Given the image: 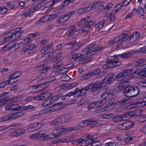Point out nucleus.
<instances>
[{
	"label": "nucleus",
	"mask_w": 146,
	"mask_h": 146,
	"mask_svg": "<svg viewBox=\"0 0 146 146\" xmlns=\"http://www.w3.org/2000/svg\"><path fill=\"white\" fill-rule=\"evenodd\" d=\"M140 92V90L138 87L137 86H129L125 88L123 91V93L125 96L128 97L127 98H123L121 100L117 102V105L122 106L127 104L131 103L132 100L129 98L137 96Z\"/></svg>",
	"instance_id": "1"
},
{
	"label": "nucleus",
	"mask_w": 146,
	"mask_h": 146,
	"mask_svg": "<svg viewBox=\"0 0 146 146\" xmlns=\"http://www.w3.org/2000/svg\"><path fill=\"white\" fill-rule=\"evenodd\" d=\"M43 131H40L39 133L31 134L30 136V138L35 140H40L42 141L46 140L47 139L48 136L46 135L44 133H43Z\"/></svg>",
	"instance_id": "2"
},
{
	"label": "nucleus",
	"mask_w": 146,
	"mask_h": 146,
	"mask_svg": "<svg viewBox=\"0 0 146 146\" xmlns=\"http://www.w3.org/2000/svg\"><path fill=\"white\" fill-rule=\"evenodd\" d=\"M92 94L93 95L96 96L100 93V89L103 87V86L100 82L98 81L92 84Z\"/></svg>",
	"instance_id": "3"
},
{
	"label": "nucleus",
	"mask_w": 146,
	"mask_h": 146,
	"mask_svg": "<svg viewBox=\"0 0 146 146\" xmlns=\"http://www.w3.org/2000/svg\"><path fill=\"white\" fill-rule=\"evenodd\" d=\"M133 70L132 69H128L122 71L115 76V80L117 81H119L121 79L126 77L128 74H132Z\"/></svg>",
	"instance_id": "4"
},
{
	"label": "nucleus",
	"mask_w": 146,
	"mask_h": 146,
	"mask_svg": "<svg viewBox=\"0 0 146 146\" xmlns=\"http://www.w3.org/2000/svg\"><path fill=\"white\" fill-rule=\"evenodd\" d=\"M96 43H92L88 47L85 48L82 52V53L84 54H81L80 60L84 58L87 56L88 57V53L87 52L92 50L94 48H95L96 47Z\"/></svg>",
	"instance_id": "5"
},
{
	"label": "nucleus",
	"mask_w": 146,
	"mask_h": 146,
	"mask_svg": "<svg viewBox=\"0 0 146 146\" xmlns=\"http://www.w3.org/2000/svg\"><path fill=\"white\" fill-rule=\"evenodd\" d=\"M11 105V106L12 111L25 110H26L31 109L34 107L33 106L31 105L22 106H20L18 104H12Z\"/></svg>",
	"instance_id": "6"
},
{
	"label": "nucleus",
	"mask_w": 146,
	"mask_h": 146,
	"mask_svg": "<svg viewBox=\"0 0 146 146\" xmlns=\"http://www.w3.org/2000/svg\"><path fill=\"white\" fill-rule=\"evenodd\" d=\"M114 76V75L112 74H109L106 76L104 79L102 81L100 82L102 84L103 86L104 83V85L107 84H111L114 80H113Z\"/></svg>",
	"instance_id": "7"
},
{
	"label": "nucleus",
	"mask_w": 146,
	"mask_h": 146,
	"mask_svg": "<svg viewBox=\"0 0 146 146\" xmlns=\"http://www.w3.org/2000/svg\"><path fill=\"white\" fill-rule=\"evenodd\" d=\"M14 35L13 34L12 31H11L9 32L3 36V40L1 42V44H2L3 43H4L6 42H9L12 39L14 40Z\"/></svg>",
	"instance_id": "8"
},
{
	"label": "nucleus",
	"mask_w": 146,
	"mask_h": 146,
	"mask_svg": "<svg viewBox=\"0 0 146 146\" xmlns=\"http://www.w3.org/2000/svg\"><path fill=\"white\" fill-rule=\"evenodd\" d=\"M94 23V20L90 21L89 22L87 23L83 27L81 28L79 31L82 33L88 31L90 30L91 26H92Z\"/></svg>",
	"instance_id": "9"
},
{
	"label": "nucleus",
	"mask_w": 146,
	"mask_h": 146,
	"mask_svg": "<svg viewBox=\"0 0 146 146\" xmlns=\"http://www.w3.org/2000/svg\"><path fill=\"white\" fill-rule=\"evenodd\" d=\"M102 99L106 100V102L107 100H112L114 99L115 96L112 93L107 92L104 93L102 95Z\"/></svg>",
	"instance_id": "10"
},
{
	"label": "nucleus",
	"mask_w": 146,
	"mask_h": 146,
	"mask_svg": "<svg viewBox=\"0 0 146 146\" xmlns=\"http://www.w3.org/2000/svg\"><path fill=\"white\" fill-rule=\"evenodd\" d=\"M14 35V39L19 38L24 33V32L21 30V28H18L12 31Z\"/></svg>",
	"instance_id": "11"
},
{
	"label": "nucleus",
	"mask_w": 146,
	"mask_h": 146,
	"mask_svg": "<svg viewBox=\"0 0 146 146\" xmlns=\"http://www.w3.org/2000/svg\"><path fill=\"white\" fill-rule=\"evenodd\" d=\"M54 130L58 132V134L56 135L57 137L64 135V134L66 132V131L67 130V127L65 128L63 126H62L55 127Z\"/></svg>",
	"instance_id": "12"
},
{
	"label": "nucleus",
	"mask_w": 146,
	"mask_h": 146,
	"mask_svg": "<svg viewBox=\"0 0 146 146\" xmlns=\"http://www.w3.org/2000/svg\"><path fill=\"white\" fill-rule=\"evenodd\" d=\"M35 44H33L31 45H26L22 49L23 52H26L27 50H29L28 52V54H31L34 53L36 50V48H35Z\"/></svg>",
	"instance_id": "13"
},
{
	"label": "nucleus",
	"mask_w": 146,
	"mask_h": 146,
	"mask_svg": "<svg viewBox=\"0 0 146 146\" xmlns=\"http://www.w3.org/2000/svg\"><path fill=\"white\" fill-rule=\"evenodd\" d=\"M135 74H137L136 77L138 78L142 79L146 77V69L145 70L141 71L140 70L136 69L133 72Z\"/></svg>",
	"instance_id": "14"
},
{
	"label": "nucleus",
	"mask_w": 146,
	"mask_h": 146,
	"mask_svg": "<svg viewBox=\"0 0 146 146\" xmlns=\"http://www.w3.org/2000/svg\"><path fill=\"white\" fill-rule=\"evenodd\" d=\"M69 16L68 14L65 13L56 20V23L58 24L64 23L68 20L69 18Z\"/></svg>",
	"instance_id": "15"
},
{
	"label": "nucleus",
	"mask_w": 146,
	"mask_h": 146,
	"mask_svg": "<svg viewBox=\"0 0 146 146\" xmlns=\"http://www.w3.org/2000/svg\"><path fill=\"white\" fill-rule=\"evenodd\" d=\"M114 39L117 42L119 41L123 42L128 39V37L126 34H124V33H123L119 36L116 37Z\"/></svg>",
	"instance_id": "16"
},
{
	"label": "nucleus",
	"mask_w": 146,
	"mask_h": 146,
	"mask_svg": "<svg viewBox=\"0 0 146 146\" xmlns=\"http://www.w3.org/2000/svg\"><path fill=\"white\" fill-rule=\"evenodd\" d=\"M86 93V90L83 88L80 90L78 88H77L75 90V96L77 97L78 96H81L84 95Z\"/></svg>",
	"instance_id": "17"
},
{
	"label": "nucleus",
	"mask_w": 146,
	"mask_h": 146,
	"mask_svg": "<svg viewBox=\"0 0 146 146\" xmlns=\"http://www.w3.org/2000/svg\"><path fill=\"white\" fill-rule=\"evenodd\" d=\"M134 54V52H129L123 54L115 55V56L116 58L122 57L123 58H128L132 57Z\"/></svg>",
	"instance_id": "18"
},
{
	"label": "nucleus",
	"mask_w": 146,
	"mask_h": 146,
	"mask_svg": "<svg viewBox=\"0 0 146 146\" xmlns=\"http://www.w3.org/2000/svg\"><path fill=\"white\" fill-rule=\"evenodd\" d=\"M98 121L96 120H86L83 121L79 125V126L82 124L84 125V126H86L88 125H93L96 124L97 123Z\"/></svg>",
	"instance_id": "19"
},
{
	"label": "nucleus",
	"mask_w": 146,
	"mask_h": 146,
	"mask_svg": "<svg viewBox=\"0 0 146 146\" xmlns=\"http://www.w3.org/2000/svg\"><path fill=\"white\" fill-rule=\"evenodd\" d=\"M129 85V82L127 81H124L121 82L117 86L119 90H121L125 88L129 87L128 86Z\"/></svg>",
	"instance_id": "20"
},
{
	"label": "nucleus",
	"mask_w": 146,
	"mask_h": 146,
	"mask_svg": "<svg viewBox=\"0 0 146 146\" xmlns=\"http://www.w3.org/2000/svg\"><path fill=\"white\" fill-rule=\"evenodd\" d=\"M41 123L40 122H38L36 123L32 124L28 127L29 130H31V131H34L38 129L41 127Z\"/></svg>",
	"instance_id": "21"
},
{
	"label": "nucleus",
	"mask_w": 146,
	"mask_h": 146,
	"mask_svg": "<svg viewBox=\"0 0 146 146\" xmlns=\"http://www.w3.org/2000/svg\"><path fill=\"white\" fill-rule=\"evenodd\" d=\"M24 114L23 111H20L13 113L12 114H8L9 120L14 118H17L22 116Z\"/></svg>",
	"instance_id": "22"
},
{
	"label": "nucleus",
	"mask_w": 146,
	"mask_h": 146,
	"mask_svg": "<svg viewBox=\"0 0 146 146\" xmlns=\"http://www.w3.org/2000/svg\"><path fill=\"white\" fill-rule=\"evenodd\" d=\"M63 123L62 117H60L52 121L50 123V125L54 126L62 124Z\"/></svg>",
	"instance_id": "23"
},
{
	"label": "nucleus",
	"mask_w": 146,
	"mask_h": 146,
	"mask_svg": "<svg viewBox=\"0 0 146 146\" xmlns=\"http://www.w3.org/2000/svg\"><path fill=\"white\" fill-rule=\"evenodd\" d=\"M62 108V105L60 103L56 104L49 110V111H54L58 110L61 109Z\"/></svg>",
	"instance_id": "24"
},
{
	"label": "nucleus",
	"mask_w": 146,
	"mask_h": 146,
	"mask_svg": "<svg viewBox=\"0 0 146 146\" xmlns=\"http://www.w3.org/2000/svg\"><path fill=\"white\" fill-rule=\"evenodd\" d=\"M21 74V72L20 71L15 72L13 74L11 75L10 81L12 82V80L15 79V78L19 77Z\"/></svg>",
	"instance_id": "25"
},
{
	"label": "nucleus",
	"mask_w": 146,
	"mask_h": 146,
	"mask_svg": "<svg viewBox=\"0 0 146 146\" xmlns=\"http://www.w3.org/2000/svg\"><path fill=\"white\" fill-rule=\"evenodd\" d=\"M105 22L104 20L101 21L99 22L95 26V28L97 31L100 30L103 27Z\"/></svg>",
	"instance_id": "26"
},
{
	"label": "nucleus",
	"mask_w": 146,
	"mask_h": 146,
	"mask_svg": "<svg viewBox=\"0 0 146 146\" xmlns=\"http://www.w3.org/2000/svg\"><path fill=\"white\" fill-rule=\"evenodd\" d=\"M46 84L47 83L46 82L37 86H33V87L35 89L37 90L38 88H39L40 89L38 90H41L46 88L47 87V86L46 85Z\"/></svg>",
	"instance_id": "27"
},
{
	"label": "nucleus",
	"mask_w": 146,
	"mask_h": 146,
	"mask_svg": "<svg viewBox=\"0 0 146 146\" xmlns=\"http://www.w3.org/2000/svg\"><path fill=\"white\" fill-rule=\"evenodd\" d=\"M25 132V131L23 129H18L15 131L13 133L12 135L13 136H17L21 135Z\"/></svg>",
	"instance_id": "28"
},
{
	"label": "nucleus",
	"mask_w": 146,
	"mask_h": 146,
	"mask_svg": "<svg viewBox=\"0 0 146 146\" xmlns=\"http://www.w3.org/2000/svg\"><path fill=\"white\" fill-rule=\"evenodd\" d=\"M106 103V100L103 99H102V100H101L94 103V105L96 106V108Z\"/></svg>",
	"instance_id": "29"
},
{
	"label": "nucleus",
	"mask_w": 146,
	"mask_h": 146,
	"mask_svg": "<svg viewBox=\"0 0 146 146\" xmlns=\"http://www.w3.org/2000/svg\"><path fill=\"white\" fill-rule=\"evenodd\" d=\"M41 100H44L51 97L52 94L50 93H44L40 94Z\"/></svg>",
	"instance_id": "30"
},
{
	"label": "nucleus",
	"mask_w": 146,
	"mask_h": 146,
	"mask_svg": "<svg viewBox=\"0 0 146 146\" xmlns=\"http://www.w3.org/2000/svg\"><path fill=\"white\" fill-rule=\"evenodd\" d=\"M117 129L120 130H125L128 129L126 122L118 125L117 127Z\"/></svg>",
	"instance_id": "31"
},
{
	"label": "nucleus",
	"mask_w": 146,
	"mask_h": 146,
	"mask_svg": "<svg viewBox=\"0 0 146 146\" xmlns=\"http://www.w3.org/2000/svg\"><path fill=\"white\" fill-rule=\"evenodd\" d=\"M113 58L114 56L111 57V60L107 63L109 68L115 67L114 62L115 60L113 59Z\"/></svg>",
	"instance_id": "32"
},
{
	"label": "nucleus",
	"mask_w": 146,
	"mask_h": 146,
	"mask_svg": "<svg viewBox=\"0 0 146 146\" xmlns=\"http://www.w3.org/2000/svg\"><path fill=\"white\" fill-rule=\"evenodd\" d=\"M20 100L19 97H15L12 99H8L7 101L9 104L19 102Z\"/></svg>",
	"instance_id": "33"
},
{
	"label": "nucleus",
	"mask_w": 146,
	"mask_h": 146,
	"mask_svg": "<svg viewBox=\"0 0 146 146\" xmlns=\"http://www.w3.org/2000/svg\"><path fill=\"white\" fill-rule=\"evenodd\" d=\"M104 2L102 1H100L94 3L93 4H92V7L94 9H96L97 8L100 6H103V5L104 4Z\"/></svg>",
	"instance_id": "34"
},
{
	"label": "nucleus",
	"mask_w": 146,
	"mask_h": 146,
	"mask_svg": "<svg viewBox=\"0 0 146 146\" xmlns=\"http://www.w3.org/2000/svg\"><path fill=\"white\" fill-rule=\"evenodd\" d=\"M92 76L90 71L88 72L87 73L84 74L80 78L81 80H85L90 78Z\"/></svg>",
	"instance_id": "35"
},
{
	"label": "nucleus",
	"mask_w": 146,
	"mask_h": 146,
	"mask_svg": "<svg viewBox=\"0 0 146 146\" xmlns=\"http://www.w3.org/2000/svg\"><path fill=\"white\" fill-rule=\"evenodd\" d=\"M53 102L51 98L50 99H48L46 101H45L43 103L42 106V107H45L49 105Z\"/></svg>",
	"instance_id": "36"
},
{
	"label": "nucleus",
	"mask_w": 146,
	"mask_h": 146,
	"mask_svg": "<svg viewBox=\"0 0 146 146\" xmlns=\"http://www.w3.org/2000/svg\"><path fill=\"white\" fill-rule=\"evenodd\" d=\"M10 93L7 92H3L1 94L0 97L4 100H7L6 98L10 96Z\"/></svg>",
	"instance_id": "37"
},
{
	"label": "nucleus",
	"mask_w": 146,
	"mask_h": 146,
	"mask_svg": "<svg viewBox=\"0 0 146 146\" xmlns=\"http://www.w3.org/2000/svg\"><path fill=\"white\" fill-rule=\"evenodd\" d=\"M34 12V10L33 9H30L27 10L22 15L24 17H27L29 15L32 14Z\"/></svg>",
	"instance_id": "38"
},
{
	"label": "nucleus",
	"mask_w": 146,
	"mask_h": 146,
	"mask_svg": "<svg viewBox=\"0 0 146 146\" xmlns=\"http://www.w3.org/2000/svg\"><path fill=\"white\" fill-rule=\"evenodd\" d=\"M113 120L115 122H118L123 120L121 115H118L112 118Z\"/></svg>",
	"instance_id": "39"
},
{
	"label": "nucleus",
	"mask_w": 146,
	"mask_h": 146,
	"mask_svg": "<svg viewBox=\"0 0 146 146\" xmlns=\"http://www.w3.org/2000/svg\"><path fill=\"white\" fill-rule=\"evenodd\" d=\"M76 84L74 83H71L69 84H66L63 85L65 86V89L66 88L70 89L74 87L75 86Z\"/></svg>",
	"instance_id": "40"
},
{
	"label": "nucleus",
	"mask_w": 146,
	"mask_h": 146,
	"mask_svg": "<svg viewBox=\"0 0 146 146\" xmlns=\"http://www.w3.org/2000/svg\"><path fill=\"white\" fill-rule=\"evenodd\" d=\"M60 79L63 81H68L70 79V77L66 74H63L60 78Z\"/></svg>",
	"instance_id": "41"
},
{
	"label": "nucleus",
	"mask_w": 146,
	"mask_h": 146,
	"mask_svg": "<svg viewBox=\"0 0 146 146\" xmlns=\"http://www.w3.org/2000/svg\"><path fill=\"white\" fill-rule=\"evenodd\" d=\"M114 58H113V59H114V64L115 67H117L119 66L121 64V62L120 61L118 60V59L120 58L119 57L116 58V57L115 56V55L114 56Z\"/></svg>",
	"instance_id": "42"
},
{
	"label": "nucleus",
	"mask_w": 146,
	"mask_h": 146,
	"mask_svg": "<svg viewBox=\"0 0 146 146\" xmlns=\"http://www.w3.org/2000/svg\"><path fill=\"white\" fill-rule=\"evenodd\" d=\"M103 49V47H99L94 50L93 51L90 52L89 54V55H92L95 54L96 52H99L101 49Z\"/></svg>",
	"instance_id": "43"
},
{
	"label": "nucleus",
	"mask_w": 146,
	"mask_h": 146,
	"mask_svg": "<svg viewBox=\"0 0 146 146\" xmlns=\"http://www.w3.org/2000/svg\"><path fill=\"white\" fill-rule=\"evenodd\" d=\"M72 117L71 115H65L63 117H62V119L63 122H65L67 120L70 119Z\"/></svg>",
	"instance_id": "44"
},
{
	"label": "nucleus",
	"mask_w": 146,
	"mask_h": 146,
	"mask_svg": "<svg viewBox=\"0 0 146 146\" xmlns=\"http://www.w3.org/2000/svg\"><path fill=\"white\" fill-rule=\"evenodd\" d=\"M84 13H87L93 9L92 7V4L90 5L88 7L85 8H83Z\"/></svg>",
	"instance_id": "45"
},
{
	"label": "nucleus",
	"mask_w": 146,
	"mask_h": 146,
	"mask_svg": "<svg viewBox=\"0 0 146 146\" xmlns=\"http://www.w3.org/2000/svg\"><path fill=\"white\" fill-rule=\"evenodd\" d=\"M72 66H71V67ZM71 67H68L66 68H62L59 70V73L61 74H63V73L67 72L68 71V69L70 68Z\"/></svg>",
	"instance_id": "46"
},
{
	"label": "nucleus",
	"mask_w": 146,
	"mask_h": 146,
	"mask_svg": "<svg viewBox=\"0 0 146 146\" xmlns=\"http://www.w3.org/2000/svg\"><path fill=\"white\" fill-rule=\"evenodd\" d=\"M62 62L61 60L58 61L54 65V67L56 69H58L62 64Z\"/></svg>",
	"instance_id": "47"
},
{
	"label": "nucleus",
	"mask_w": 146,
	"mask_h": 146,
	"mask_svg": "<svg viewBox=\"0 0 146 146\" xmlns=\"http://www.w3.org/2000/svg\"><path fill=\"white\" fill-rule=\"evenodd\" d=\"M61 96H62V93H60L51 98L53 102L54 101L57 100L60 98Z\"/></svg>",
	"instance_id": "48"
},
{
	"label": "nucleus",
	"mask_w": 146,
	"mask_h": 146,
	"mask_svg": "<svg viewBox=\"0 0 146 146\" xmlns=\"http://www.w3.org/2000/svg\"><path fill=\"white\" fill-rule=\"evenodd\" d=\"M9 120H10L8 114L5 115L4 117H0V122H3Z\"/></svg>",
	"instance_id": "49"
},
{
	"label": "nucleus",
	"mask_w": 146,
	"mask_h": 146,
	"mask_svg": "<svg viewBox=\"0 0 146 146\" xmlns=\"http://www.w3.org/2000/svg\"><path fill=\"white\" fill-rule=\"evenodd\" d=\"M91 18L90 17H86L84 19L81 20V21L82 22L83 24L87 23H88L90 22V21H91L90 20V19Z\"/></svg>",
	"instance_id": "50"
},
{
	"label": "nucleus",
	"mask_w": 146,
	"mask_h": 146,
	"mask_svg": "<svg viewBox=\"0 0 146 146\" xmlns=\"http://www.w3.org/2000/svg\"><path fill=\"white\" fill-rule=\"evenodd\" d=\"M131 1V0H125L121 4V3H120L119 5L122 7L127 6L130 3Z\"/></svg>",
	"instance_id": "51"
},
{
	"label": "nucleus",
	"mask_w": 146,
	"mask_h": 146,
	"mask_svg": "<svg viewBox=\"0 0 146 146\" xmlns=\"http://www.w3.org/2000/svg\"><path fill=\"white\" fill-rule=\"evenodd\" d=\"M43 3H38L34 7V8H31V9H33L34 10V11L35 10H37L41 8L42 6V4Z\"/></svg>",
	"instance_id": "52"
},
{
	"label": "nucleus",
	"mask_w": 146,
	"mask_h": 146,
	"mask_svg": "<svg viewBox=\"0 0 146 146\" xmlns=\"http://www.w3.org/2000/svg\"><path fill=\"white\" fill-rule=\"evenodd\" d=\"M7 85H10L9 81L8 80L4 81L0 84V87L1 88H3Z\"/></svg>",
	"instance_id": "53"
},
{
	"label": "nucleus",
	"mask_w": 146,
	"mask_h": 146,
	"mask_svg": "<svg viewBox=\"0 0 146 146\" xmlns=\"http://www.w3.org/2000/svg\"><path fill=\"white\" fill-rule=\"evenodd\" d=\"M100 70L99 69H96L93 70H91L90 72L92 75H94L98 74L100 72Z\"/></svg>",
	"instance_id": "54"
},
{
	"label": "nucleus",
	"mask_w": 146,
	"mask_h": 146,
	"mask_svg": "<svg viewBox=\"0 0 146 146\" xmlns=\"http://www.w3.org/2000/svg\"><path fill=\"white\" fill-rule=\"evenodd\" d=\"M8 100V99H7V100H4L3 99H2L0 97V106L5 105V104H9Z\"/></svg>",
	"instance_id": "55"
},
{
	"label": "nucleus",
	"mask_w": 146,
	"mask_h": 146,
	"mask_svg": "<svg viewBox=\"0 0 146 146\" xmlns=\"http://www.w3.org/2000/svg\"><path fill=\"white\" fill-rule=\"evenodd\" d=\"M106 110L105 108L100 107L95 110V112L96 113H100Z\"/></svg>",
	"instance_id": "56"
},
{
	"label": "nucleus",
	"mask_w": 146,
	"mask_h": 146,
	"mask_svg": "<svg viewBox=\"0 0 146 146\" xmlns=\"http://www.w3.org/2000/svg\"><path fill=\"white\" fill-rule=\"evenodd\" d=\"M56 79V78L54 76L49 77L46 78V81L45 82H46V83H47L54 81Z\"/></svg>",
	"instance_id": "57"
},
{
	"label": "nucleus",
	"mask_w": 146,
	"mask_h": 146,
	"mask_svg": "<svg viewBox=\"0 0 146 146\" xmlns=\"http://www.w3.org/2000/svg\"><path fill=\"white\" fill-rule=\"evenodd\" d=\"M112 13H110L107 14L106 16L107 17L110 18V20L113 21L115 20V18L113 15Z\"/></svg>",
	"instance_id": "58"
},
{
	"label": "nucleus",
	"mask_w": 146,
	"mask_h": 146,
	"mask_svg": "<svg viewBox=\"0 0 146 146\" xmlns=\"http://www.w3.org/2000/svg\"><path fill=\"white\" fill-rule=\"evenodd\" d=\"M92 84H90L88 85L86 87L83 88L84 89L86 90V92H90L92 90Z\"/></svg>",
	"instance_id": "59"
},
{
	"label": "nucleus",
	"mask_w": 146,
	"mask_h": 146,
	"mask_svg": "<svg viewBox=\"0 0 146 146\" xmlns=\"http://www.w3.org/2000/svg\"><path fill=\"white\" fill-rule=\"evenodd\" d=\"M117 7H118V8H117L114 10V9L111 12V13H112L113 14H115L117 12L119 11L120 9L122 7L120 5H118Z\"/></svg>",
	"instance_id": "60"
},
{
	"label": "nucleus",
	"mask_w": 146,
	"mask_h": 146,
	"mask_svg": "<svg viewBox=\"0 0 146 146\" xmlns=\"http://www.w3.org/2000/svg\"><path fill=\"white\" fill-rule=\"evenodd\" d=\"M10 44H8L7 45H6L5 46H4L1 50L2 52H4L10 49Z\"/></svg>",
	"instance_id": "61"
},
{
	"label": "nucleus",
	"mask_w": 146,
	"mask_h": 146,
	"mask_svg": "<svg viewBox=\"0 0 146 146\" xmlns=\"http://www.w3.org/2000/svg\"><path fill=\"white\" fill-rule=\"evenodd\" d=\"M137 39L136 37L133 34L131 36L129 37V41H130V42L131 43Z\"/></svg>",
	"instance_id": "62"
},
{
	"label": "nucleus",
	"mask_w": 146,
	"mask_h": 146,
	"mask_svg": "<svg viewBox=\"0 0 146 146\" xmlns=\"http://www.w3.org/2000/svg\"><path fill=\"white\" fill-rule=\"evenodd\" d=\"M126 123L128 129L132 127L135 125L134 123L132 121H127L126 122Z\"/></svg>",
	"instance_id": "63"
},
{
	"label": "nucleus",
	"mask_w": 146,
	"mask_h": 146,
	"mask_svg": "<svg viewBox=\"0 0 146 146\" xmlns=\"http://www.w3.org/2000/svg\"><path fill=\"white\" fill-rule=\"evenodd\" d=\"M54 54L52 52L46 53L45 54L46 58L47 59L51 58L53 56Z\"/></svg>",
	"instance_id": "64"
}]
</instances>
